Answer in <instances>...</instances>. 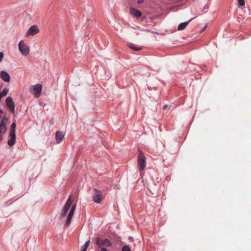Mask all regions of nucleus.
<instances>
[{
  "mask_svg": "<svg viewBox=\"0 0 251 251\" xmlns=\"http://www.w3.org/2000/svg\"><path fill=\"white\" fill-rule=\"evenodd\" d=\"M16 125L15 122H13L11 125L10 130H9V136L10 137V139L7 141L8 145L11 147L13 146L15 144L16 142Z\"/></svg>",
  "mask_w": 251,
  "mask_h": 251,
  "instance_id": "f257e3e1",
  "label": "nucleus"
},
{
  "mask_svg": "<svg viewBox=\"0 0 251 251\" xmlns=\"http://www.w3.org/2000/svg\"><path fill=\"white\" fill-rule=\"evenodd\" d=\"M137 160L139 171L141 172L144 170L146 166V159L145 154L141 151H139Z\"/></svg>",
  "mask_w": 251,
  "mask_h": 251,
  "instance_id": "f03ea898",
  "label": "nucleus"
},
{
  "mask_svg": "<svg viewBox=\"0 0 251 251\" xmlns=\"http://www.w3.org/2000/svg\"><path fill=\"white\" fill-rule=\"evenodd\" d=\"M8 121V118L4 116L0 122V142L3 140L2 135L4 134L7 130L6 123Z\"/></svg>",
  "mask_w": 251,
  "mask_h": 251,
  "instance_id": "7ed1b4c3",
  "label": "nucleus"
},
{
  "mask_svg": "<svg viewBox=\"0 0 251 251\" xmlns=\"http://www.w3.org/2000/svg\"><path fill=\"white\" fill-rule=\"evenodd\" d=\"M19 50L21 53L25 55H27L29 53V47L26 45L24 42L23 40H21L19 43Z\"/></svg>",
  "mask_w": 251,
  "mask_h": 251,
  "instance_id": "20e7f679",
  "label": "nucleus"
},
{
  "mask_svg": "<svg viewBox=\"0 0 251 251\" xmlns=\"http://www.w3.org/2000/svg\"><path fill=\"white\" fill-rule=\"evenodd\" d=\"M30 90L35 98H38L40 96L42 90V85L39 83L36 84L31 87Z\"/></svg>",
  "mask_w": 251,
  "mask_h": 251,
  "instance_id": "39448f33",
  "label": "nucleus"
},
{
  "mask_svg": "<svg viewBox=\"0 0 251 251\" xmlns=\"http://www.w3.org/2000/svg\"><path fill=\"white\" fill-rule=\"evenodd\" d=\"M95 243L99 247L103 246L107 247H111L112 245L111 242L109 239H103L100 238V237H98L96 239Z\"/></svg>",
  "mask_w": 251,
  "mask_h": 251,
  "instance_id": "423d86ee",
  "label": "nucleus"
},
{
  "mask_svg": "<svg viewBox=\"0 0 251 251\" xmlns=\"http://www.w3.org/2000/svg\"><path fill=\"white\" fill-rule=\"evenodd\" d=\"M94 190L95 193L93 196V200L95 202L100 203L102 199V193L97 188H95Z\"/></svg>",
  "mask_w": 251,
  "mask_h": 251,
  "instance_id": "0eeeda50",
  "label": "nucleus"
},
{
  "mask_svg": "<svg viewBox=\"0 0 251 251\" xmlns=\"http://www.w3.org/2000/svg\"><path fill=\"white\" fill-rule=\"evenodd\" d=\"M39 31L40 30L39 28L38 27V26L36 25H33L31 26L29 28L28 30L27 31L26 33V36H33L39 33Z\"/></svg>",
  "mask_w": 251,
  "mask_h": 251,
  "instance_id": "6e6552de",
  "label": "nucleus"
},
{
  "mask_svg": "<svg viewBox=\"0 0 251 251\" xmlns=\"http://www.w3.org/2000/svg\"><path fill=\"white\" fill-rule=\"evenodd\" d=\"M72 202V201L71 200L70 197L68 199L67 201L66 202V203L65 204V205L64 206L63 211H62V213L61 214V218H63V217H64L66 216L68 211L69 210V209L70 208V206L71 205Z\"/></svg>",
  "mask_w": 251,
  "mask_h": 251,
  "instance_id": "1a4fd4ad",
  "label": "nucleus"
},
{
  "mask_svg": "<svg viewBox=\"0 0 251 251\" xmlns=\"http://www.w3.org/2000/svg\"><path fill=\"white\" fill-rule=\"evenodd\" d=\"M5 102L7 107L12 112H14L15 111V103L12 98L11 97H8L5 100Z\"/></svg>",
  "mask_w": 251,
  "mask_h": 251,
  "instance_id": "9d476101",
  "label": "nucleus"
},
{
  "mask_svg": "<svg viewBox=\"0 0 251 251\" xmlns=\"http://www.w3.org/2000/svg\"><path fill=\"white\" fill-rule=\"evenodd\" d=\"M75 207H76L75 204H73L72 205L71 209L69 213L68 216L67 218V219L66 220L65 225L68 226L70 224V223L71 222L72 217L74 215V211L75 209Z\"/></svg>",
  "mask_w": 251,
  "mask_h": 251,
  "instance_id": "9b49d317",
  "label": "nucleus"
},
{
  "mask_svg": "<svg viewBox=\"0 0 251 251\" xmlns=\"http://www.w3.org/2000/svg\"><path fill=\"white\" fill-rule=\"evenodd\" d=\"M0 78L6 82H9L11 79L9 74L5 71L0 72Z\"/></svg>",
  "mask_w": 251,
  "mask_h": 251,
  "instance_id": "f8f14e48",
  "label": "nucleus"
},
{
  "mask_svg": "<svg viewBox=\"0 0 251 251\" xmlns=\"http://www.w3.org/2000/svg\"><path fill=\"white\" fill-rule=\"evenodd\" d=\"M65 134L63 132L57 131L55 133V138L57 143H60L64 138Z\"/></svg>",
  "mask_w": 251,
  "mask_h": 251,
  "instance_id": "ddd939ff",
  "label": "nucleus"
},
{
  "mask_svg": "<svg viewBox=\"0 0 251 251\" xmlns=\"http://www.w3.org/2000/svg\"><path fill=\"white\" fill-rule=\"evenodd\" d=\"M195 18V17H194L190 20H189L187 22H183L179 24V25L177 26V30H182L185 28L186 26L189 24V23L192 21L193 20H194Z\"/></svg>",
  "mask_w": 251,
  "mask_h": 251,
  "instance_id": "4468645a",
  "label": "nucleus"
},
{
  "mask_svg": "<svg viewBox=\"0 0 251 251\" xmlns=\"http://www.w3.org/2000/svg\"><path fill=\"white\" fill-rule=\"evenodd\" d=\"M131 14L134 16L136 18H139L142 16V13L140 11L135 8L130 9Z\"/></svg>",
  "mask_w": 251,
  "mask_h": 251,
  "instance_id": "2eb2a0df",
  "label": "nucleus"
},
{
  "mask_svg": "<svg viewBox=\"0 0 251 251\" xmlns=\"http://www.w3.org/2000/svg\"><path fill=\"white\" fill-rule=\"evenodd\" d=\"M128 47L133 50H135V51H139V50H141V48H139V47H135L134 45L133 44H129V45H128Z\"/></svg>",
  "mask_w": 251,
  "mask_h": 251,
  "instance_id": "dca6fc26",
  "label": "nucleus"
},
{
  "mask_svg": "<svg viewBox=\"0 0 251 251\" xmlns=\"http://www.w3.org/2000/svg\"><path fill=\"white\" fill-rule=\"evenodd\" d=\"M8 91H9V89L8 88H4L3 90L2 91V92L1 93H0V95H1V96L2 97L6 96L8 93Z\"/></svg>",
  "mask_w": 251,
  "mask_h": 251,
  "instance_id": "f3484780",
  "label": "nucleus"
},
{
  "mask_svg": "<svg viewBox=\"0 0 251 251\" xmlns=\"http://www.w3.org/2000/svg\"><path fill=\"white\" fill-rule=\"evenodd\" d=\"M122 251H131L129 246L128 245H125L123 247Z\"/></svg>",
  "mask_w": 251,
  "mask_h": 251,
  "instance_id": "a211bd4d",
  "label": "nucleus"
},
{
  "mask_svg": "<svg viewBox=\"0 0 251 251\" xmlns=\"http://www.w3.org/2000/svg\"><path fill=\"white\" fill-rule=\"evenodd\" d=\"M238 4L241 6H243L245 5L244 0H238Z\"/></svg>",
  "mask_w": 251,
  "mask_h": 251,
  "instance_id": "6ab92c4d",
  "label": "nucleus"
},
{
  "mask_svg": "<svg viewBox=\"0 0 251 251\" xmlns=\"http://www.w3.org/2000/svg\"><path fill=\"white\" fill-rule=\"evenodd\" d=\"M89 245H90V240H88L85 243V244L83 246V247L87 249L88 246H89Z\"/></svg>",
  "mask_w": 251,
  "mask_h": 251,
  "instance_id": "aec40b11",
  "label": "nucleus"
},
{
  "mask_svg": "<svg viewBox=\"0 0 251 251\" xmlns=\"http://www.w3.org/2000/svg\"><path fill=\"white\" fill-rule=\"evenodd\" d=\"M3 56H4L3 53L2 52H0V63L3 60Z\"/></svg>",
  "mask_w": 251,
  "mask_h": 251,
  "instance_id": "412c9836",
  "label": "nucleus"
},
{
  "mask_svg": "<svg viewBox=\"0 0 251 251\" xmlns=\"http://www.w3.org/2000/svg\"><path fill=\"white\" fill-rule=\"evenodd\" d=\"M87 248L82 246L81 247V250H81V251H87Z\"/></svg>",
  "mask_w": 251,
  "mask_h": 251,
  "instance_id": "4be33fe9",
  "label": "nucleus"
},
{
  "mask_svg": "<svg viewBox=\"0 0 251 251\" xmlns=\"http://www.w3.org/2000/svg\"><path fill=\"white\" fill-rule=\"evenodd\" d=\"M144 2V0H137V3L138 4H141Z\"/></svg>",
  "mask_w": 251,
  "mask_h": 251,
  "instance_id": "5701e85b",
  "label": "nucleus"
},
{
  "mask_svg": "<svg viewBox=\"0 0 251 251\" xmlns=\"http://www.w3.org/2000/svg\"><path fill=\"white\" fill-rule=\"evenodd\" d=\"M100 251H108L105 248L102 247V248H101Z\"/></svg>",
  "mask_w": 251,
  "mask_h": 251,
  "instance_id": "b1692460",
  "label": "nucleus"
},
{
  "mask_svg": "<svg viewBox=\"0 0 251 251\" xmlns=\"http://www.w3.org/2000/svg\"><path fill=\"white\" fill-rule=\"evenodd\" d=\"M207 27V25H205L202 28V31H204Z\"/></svg>",
  "mask_w": 251,
  "mask_h": 251,
  "instance_id": "393cba45",
  "label": "nucleus"
},
{
  "mask_svg": "<svg viewBox=\"0 0 251 251\" xmlns=\"http://www.w3.org/2000/svg\"><path fill=\"white\" fill-rule=\"evenodd\" d=\"M168 107V105H165L163 107V108L164 109H166Z\"/></svg>",
  "mask_w": 251,
  "mask_h": 251,
  "instance_id": "a878e982",
  "label": "nucleus"
},
{
  "mask_svg": "<svg viewBox=\"0 0 251 251\" xmlns=\"http://www.w3.org/2000/svg\"><path fill=\"white\" fill-rule=\"evenodd\" d=\"M3 113L2 109H0V113Z\"/></svg>",
  "mask_w": 251,
  "mask_h": 251,
  "instance_id": "bb28decb",
  "label": "nucleus"
},
{
  "mask_svg": "<svg viewBox=\"0 0 251 251\" xmlns=\"http://www.w3.org/2000/svg\"><path fill=\"white\" fill-rule=\"evenodd\" d=\"M205 8H207V5H205V7H204V9H205Z\"/></svg>",
  "mask_w": 251,
  "mask_h": 251,
  "instance_id": "cd10ccee",
  "label": "nucleus"
},
{
  "mask_svg": "<svg viewBox=\"0 0 251 251\" xmlns=\"http://www.w3.org/2000/svg\"><path fill=\"white\" fill-rule=\"evenodd\" d=\"M148 88H149L150 90H151V87L148 86Z\"/></svg>",
  "mask_w": 251,
  "mask_h": 251,
  "instance_id": "c85d7f7f",
  "label": "nucleus"
},
{
  "mask_svg": "<svg viewBox=\"0 0 251 251\" xmlns=\"http://www.w3.org/2000/svg\"><path fill=\"white\" fill-rule=\"evenodd\" d=\"M1 116L0 115V119H1Z\"/></svg>",
  "mask_w": 251,
  "mask_h": 251,
  "instance_id": "c756f323",
  "label": "nucleus"
}]
</instances>
